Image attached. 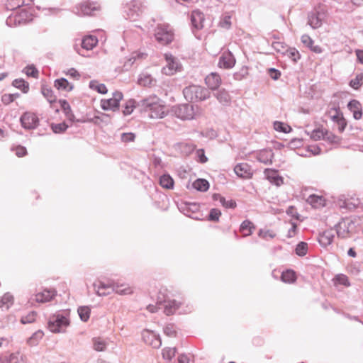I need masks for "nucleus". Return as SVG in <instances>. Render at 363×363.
<instances>
[{"mask_svg":"<svg viewBox=\"0 0 363 363\" xmlns=\"http://www.w3.org/2000/svg\"><path fill=\"white\" fill-rule=\"evenodd\" d=\"M156 303L163 305L164 313L168 316L174 315L179 308H182L179 313L183 314L191 313L194 308L182 292L164 287L157 292Z\"/></svg>","mask_w":363,"mask_h":363,"instance_id":"nucleus-1","label":"nucleus"},{"mask_svg":"<svg viewBox=\"0 0 363 363\" xmlns=\"http://www.w3.org/2000/svg\"><path fill=\"white\" fill-rule=\"evenodd\" d=\"M156 303L163 305L164 313L168 316L174 315L179 308H182L179 313L183 314L191 313L194 308L182 292L164 287L157 292Z\"/></svg>","mask_w":363,"mask_h":363,"instance_id":"nucleus-2","label":"nucleus"},{"mask_svg":"<svg viewBox=\"0 0 363 363\" xmlns=\"http://www.w3.org/2000/svg\"><path fill=\"white\" fill-rule=\"evenodd\" d=\"M138 106L142 112L147 114L150 118L159 119L164 118L168 109L164 102L157 96H150L138 102Z\"/></svg>","mask_w":363,"mask_h":363,"instance_id":"nucleus-3","label":"nucleus"},{"mask_svg":"<svg viewBox=\"0 0 363 363\" xmlns=\"http://www.w3.org/2000/svg\"><path fill=\"white\" fill-rule=\"evenodd\" d=\"M69 317V311H60L51 315L48 321V329L52 333H63L70 324Z\"/></svg>","mask_w":363,"mask_h":363,"instance_id":"nucleus-4","label":"nucleus"},{"mask_svg":"<svg viewBox=\"0 0 363 363\" xmlns=\"http://www.w3.org/2000/svg\"><path fill=\"white\" fill-rule=\"evenodd\" d=\"M185 99L190 101H203L208 99L211 94L206 88L199 85H190L183 90Z\"/></svg>","mask_w":363,"mask_h":363,"instance_id":"nucleus-5","label":"nucleus"},{"mask_svg":"<svg viewBox=\"0 0 363 363\" xmlns=\"http://www.w3.org/2000/svg\"><path fill=\"white\" fill-rule=\"evenodd\" d=\"M176 116L182 120H191L201 114V110L198 106L184 104L175 108Z\"/></svg>","mask_w":363,"mask_h":363,"instance_id":"nucleus-6","label":"nucleus"},{"mask_svg":"<svg viewBox=\"0 0 363 363\" xmlns=\"http://www.w3.org/2000/svg\"><path fill=\"white\" fill-rule=\"evenodd\" d=\"M174 32L168 25H160L155 28V40L161 45H168L174 40Z\"/></svg>","mask_w":363,"mask_h":363,"instance_id":"nucleus-7","label":"nucleus"},{"mask_svg":"<svg viewBox=\"0 0 363 363\" xmlns=\"http://www.w3.org/2000/svg\"><path fill=\"white\" fill-rule=\"evenodd\" d=\"M341 229L342 228H326L323 231L319 232L317 240L320 245L323 248H326L328 246L330 245L333 242L335 233H337V236L341 235Z\"/></svg>","mask_w":363,"mask_h":363,"instance_id":"nucleus-8","label":"nucleus"},{"mask_svg":"<svg viewBox=\"0 0 363 363\" xmlns=\"http://www.w3.org/2000/svg\"><path fill=\"white\" fill-rule=\"evenodd\" d=\"M164 59L166 60V65L162 69L163 74L171 76L181 71L182 65L177 57H174L172 54L165 53Z\"/></svg>","mask_w":363,"mask_h":363,"instance_id":"nucleus-9","label":"nucleus"},{"mask_svg":"<svg viewBox=\"0 0 363 363\" xmlns=\"http://www.w3.org/2000/svg\"><path fill=\"white\" fill-rule=\"evenodd\" d=\"M145 6L139 0H132L126 4L125 12L127 17L130 20H135L145 10Z\"/></svg>","mask_w":363,"mask_h":363,"instance_id":"nucleus-10","label":"nucleus"},{"mask_svg":"<svg viewBox=\"0 0 363 363\" xmlns=\"http://www.w3.org/2000/svg\"><path fill=\"white\" fill-rule=\"evenodd\" d=\"M123 97V96L121 92L115 91L111 98L101 100V107L104 111H118Z\"/></svg>","mask_w":363,"mask_h":363,"instance_id":"nucleus-11","label":"nucleus"},{"mask_svg":"<svg viewBox=\"0 0 363 363\" xmlns=\"http://www.w3.org/2000/svg\"><path fill=\"white\" fill-rule=\"evenodd\" d=\"M30 20L28 12L21 11L18 13L9 16L6 21V23L9 27H14L26 23Z\"/></svg>","mask_w":363,"mask_h":363,"instance_id":"nucleus-12","label":"nucleus"},{"mask_svg":"<svg viewBox=\"0 0 363 363\" xmlns=\"http://www.w3.org/2000/svg\"><path fill=\"white\" fill-rule=\"evenodd\" d=\"M100 6L96 2L84 1L79 4L77 7L76 13L79 16L91 15L96 11L99 10Z\"/></svg>","mask_w":363,"mask_h":363,"instance_id":"nucleus-13","label":"nucleus"},{"mask_svg":"<svg viewBox=\"0 0 363 363\" xmlns=\"http://www.w3.org/2000/svg\"><path fill=\"white\" fill-rule=\"evenodd\" d=\"M328 115L330 119L337 123L338 125V130L342 133L344 131L347 123L343 117L342 113L340 111L339 108H331L328 111Z\"/></svg>","mask_w":363,"mask_h":363,"instance_id":"nucleus-14","label":"nucleus"},{"mask_svg":"<svg viewBox=\"0 0 363 363\" xmlns=\"http://www.w3.org/2000/svg\"><path fill=\"white\" fill-rule=\"evenodd\" d=\"M21 122L23 128L33 129L38 125V118L35 113L27 112L21 117Z\"/></svg>","mask_w":363,"mask_h":363,"instance_id":"nucleus-15","label":"nucleus"},{"mask_svg":"<svg viewBox=\"0 0 363 363\" xmlns=\"http://www.w3.org/2000/svg\"><path fill=\"white\" fill-rule=\"evenodd\" d=\"M324 18V12L312 11L308 16V24L313 29L318 28L321 26Z\"/></svg>","mask_w":363,"mask_h":363,"instance_id":"nucleus-16","label":"nucleus"},{"mask_svg":"<svg viewBox=\"0 0 363 363\" xmlns=\"http://www.w3.org/2000/svg\"><path fill=\"white\" fill-rule=\"evenodd\" d=\"M57 295L54 288H46L35 295V300L38 303H45L52 301Z\"/></svg>","mask_w":363,"mask_h":363,"instance_id":"nucleus-17","label":"nucleus"},{"mask_svg":"<svg viewBox=\"0 0 363 363\" xmlns=\"http://www.w3.org/2000/svg\"><path fill=\"white\" fill-rule=\"evenodd\" d=\"M235 59L233 54L229 51L224 52L220 56L218 62L219 67L224 69H230L235 65Z\"/></svg>","mask_w":363,"mask_h":363,"instance_id":"nucleus-18","label":"nucleus"},{"mask_svg":"<svg viewBox=\"0 0 363 363\" xmlns=\"http://www.w3.org/2000/svg\"><path fill=\"white\" fill-rule=\"evenodd\" d=\"M234 172L239 177L243 179H249L252 175L251 168L247 163L238 164L234 167Z\"/></svg>","mask_w":363,"mask_h":363,"instance_id":"nucleus-19","label":"nucleus"},{"mask_svg":"<svg viewBox=\"0 0 363 363\" xmlns=\"http://www.w3.org/2000/svg\"><path fill=\"white\" fill-rule=\"evenodd\" d=\"M205 82L210 89L216 90L221 84V78L217 73L212 72L206 76Z\"/></svg>","mask_w":363,"mask_h":363,"instance_id":"nucleus-20","label":"nucleus"},{"mask_svg":"<svg viewBox=\"0 0 363 363\" xmlns=\"http://www.w3.org/2000/svg\"><path fill=\"white\" fill-rule=\"evenodd\" d=\"M1 363H23V357L19 352L6 353L0 355Z\"/></svg>","mask_w":363,"mask_h":363,"instance_id":"nucleus-21","label":"nucleus"},{"mask_svg":"<svg viewBox=\"0 0 363 363\" xmlns=\"http://www.w3.org/2000/svg\"><path fill=\"white\" fill-rule=\"evenodd\" d=\"M191 21L194 28L201 29L203 27L204 15L200 11H194L191 15Z\"/></svg>","mask_w":363,"mask_h":363,"instance_id":"nucleus-22","label":"nucleus"},{"mask_svg":"<svg viewBox=\"0 0 363 363\" xmlns=\"http://www.w3.org/2000/svg\"><path fill=\"white\" fill-rule=\"evenodd\" d=\"M156 79L147 72H142L138 78V84L143 86H152L156 84Z\"/></svg>","mask_w":363,"mask_h":363,"instance_id":"nucleus-23","label":"nucleus"},{"mask_svg":"<svg viewBox=\"0 0 363 363\" xmlns=\"http://www.w3.org/2000/svg\"><path fill=\"white\" fill-rule=\"evenodd\" d=\"M266 178L272 184L280 186L283 184V178L279 174L277 171L274 169H266L264 172Z\"/></svg>","mask_w":363,"mask_h":363,"instance_id":"nucleus-24","label":"nucleus"},{"mask_svg":"<svg viewBox=\"0 0 363 363\" xmlns=\"http://www.w3.org/2000/svg\"><path fill=\"white\" fill-rule=\"evenodd\" d=\"M93 286L99 296H106L110 294L111 291L113 290L108 284L101 281H99L98 283H94Z\"/></svg>","mask_w":363,"mask_h":363,"instance_id":"nucleus-25","label":"nucleus"},{"mask_svg":"<svg viewBox=\"0 0 363 363\" xmlns=\"http://www.w3.org/2000/svg\"><path fill=\"white\" fill-rule=\"evenodd\" d=\"M227 230L233 229L232 233L235 239L240 240L242 238L250 236L257 228H225Z\"/></svg>","mask_w":363,"mask_h":363,"instance_id":"nucleus-26","label":"nucleus"},{"mask_svg":"<svg viewBox=\"0 0 363 363\" xmlns=\"http://www.w3.org/2000/svg\"><path fill=\"white\" fill-rule=\"evenodd\" d=\"M281 280L284 283L294 284L297 280L296 272L292 269H286L281 272Z\"/></svg>","mask_w":363,"mask_h":363,"instance_id":"nucleus-27","label":"nucleus"},{"mask_svg":"<svg viewBox=\"0 0 363 363\" xmlns=\"http://www.w3.org/2000/svg\"><path fill=\"white\" fill-rule=\"evenodd\" d=\"M347 107L352 112L355 119L359 120L362 116V106L357 100H352L348 103Z\"/></svg>","mask_w":363,"mask_h":363,"instance_id":"nucleus-28","label":"nucleus"},{"mask_svg":"<svg viewBox=\"0 0 363 363\" xmlns=\"http://www.w3.org/2000/svg\"><path fill=\"white\" fill-rule=\"evenodd\" d=\"M306 201L314 208H320L325 206V200L321 196L312 194L308 196Z\"/></svg>","mask_w":363,"mask_h":363,"instance_id":"nucleus-29","label":"nucleus"},{"mask_svg":"<svg viewBox=\"0 0 363 363\" xmlns=\"http://www.w3.org/2000/svg\"><path fill=\"white\" fill-rule=\"evenodd\" d=\"M257 159L264 164H271L272 162L273 153L271 150H262L257 153Z\"/></svg>","mask_w":363,"mask_h":363,"instance_id":"nucleus-30","label":"nucleus"},{"mask_svg":"<svg viewBox=\"0 0 363 363\" xmlns=\"http://www.w3.org/2000/svg\"><path fill=\"white\" fill-rule=\"evenodd\" d=\"M98 44V39L94 35L85 36L82 41V48L86 50H91Z\"/></svg>","mask_w":363,"mask_h":363,"instance_id":"nucleus-31","label":"nucleus"},{"mask_svg":"<svg viewBox=\"0 0 363 363\" xmlns=\"http://www.w3.org/2000/svg\"><path fill=\"white\" fill-rule=\"evenodd\" d=\"M91 311V306H80L77 308V313L79 316L81 321L86 323L90 318Z\"/></svg>","mask_w":363,"mask_h":363,"instance_id":"nucleus-32","label":"nucleus"},{"mask_svg":"<svg viewBox=\"0 0 363 363\" xmlns=\"http://www.w3.org/2000/svg\"><path fill=\"white\" fill-rule=\"evenodd\" d=\"M333 284L335 286L338 285L343 286L345 287H349L351 286V283L347 275L344 274H337L333 279Z\"/></svg>","mask_w":363,"mask_h":363,"instance_id":"nucleus-33","label":"nucleus"},{"mask_svg":"<svg viewBox=\"0 0 363 363\" xmlns=\"http://www.w3.org/2000/svg\"><path fill=\"white\" fill-rule=\"evenodd\" d=\"M359 220V218L356 217L345 218L341 221L334 224L333 227H350L352 225L357 226L360 225Z\"/></svg>","mask_w":363,"mask_h":363,"instance_id":"nucleus-34","label":"nucleus"},{"mask_svg":"<svg viewBox=\"0 0 363 363\" xmlns=\"http://www.w3.org/2000/svg\"><path fill=\"white\" fill-rule=\"evenodd\" d=\"M55 86L59 90L69 91L72 90L73 85L71 84L66 79L60 78L55 81Z\"/></svg>","mask_w":363,"mask_h":363,"instance_id":"nucleus-35","label":"nucleus"},{"mask_svg":"<svg viewBox=\"0 0 363 363\" xmlns=\"http://www.w3.org/2000/svg\"><path fill=\"white\" fill-rule=\"evenodd\" d=\"M177 145L181 152L186 155L191 154L196 148L195 145L189 142L179 143Z\"/></svg>","mask_w":363,"mask_h":363,"instance_id":"nucleus-36","label":"nucleus"},{"mask_svg":"<svg viewBox=\"0 0 363 363\" xmlns=\"http://www.w3.org/2000/svg\"><path fill=\"white\" fill-rule=\"evenodd\" d=\"M308 243L304 241H300L295 247L294 252L298 257H304L308 253Z\"/></svg>","mask_w":363,"mask_h":363,"instance_id":"nucleus-37","label":"nucleus"},{"mask_svg":"<svg viewBox=\"0 0 363 363\" xmlns=\"http://www.w3.org/2000/svg\"><path fill=\"white\" fill-rule=\"evenodd\" d=\"M13 303V296L10 293L7 292L0 299V308L9 309V307Z\"/></svg>","mask_w":363,"mask_h":363,"instance_id":"nucleus-38","label":"nucleus"},{"mask_svg":"<svg viewBox=\"0 0 363 363\" xmlns=\"http://www.w3.org/2000/svg\"><path fill=\"white\" fill-rule=\"evenodd\" d=\"M44 333L41 330L35 331L32 335L28 338L27 343L30 346H35L38 344L40 340L43 338Z\"/></svg>","mask_w":363,"mask_h":363,"instance_id":"nucleus-39","label":"nucleus"},{"mask_svg":"<svg viewBox=\"0 0 363 363\" xmlns=\"http://www.w3.org/2000/svg\"><path fill=\"white\" fill-rule=\"evenodd\" d=\"M176 347H164L162 350V358L167 362H171L177 353Z\"/></svg>","mask_w":363,"mask_h":363,"instance_id":"nucleus-40","label":"nucleus"},{"mask_svg":"<svg viewBox=\"0 0 363 363\" xmlns=\"http://www.w3.org/2000/svg\"><path fill=\"white\" fill-rule=\"evenodd\" d=\"M193 187L200 191H206L209 188V184L207 180L204 179H198L193 183Z\"/></svg>","mask_w":363,"mask_h":363,"instance_id":"nucleus-41","label":"nucleus"},{"mask_svg":"<svg viewBox=\"0 0 363 363\" xmlns=\"http://www.w3.org/2000/svg\"><path fill=\"white\" fill-rule=\"evenodd\" d=\"M214 96L219 101L220 103L227 104L230 100V97L228 91L225 89H220Z\"/></svg>","mask_w":363,"mask_h":363,"instance_id":"nucleus-42","label":"nucleus"},{"mask_svg":"<svg viewBox=\"0 0 363 363\" xmlns=\"http://www.w3.org/2000/svg\"><path fill=\"white\" fill-rule=\"evenodd\" d=\"M89 88L94 91H96L98 93L103 94H106L108 91V89L105 84H101L96 80H92L89 82Z\"/></svg>","mask_w":363,"mask_h":363,"instance_id":"nucleus-43","label":"nucleus"},{"mask_svg":"<svg viewBox=\"0 0 363 363\" xmlns=\"http://www.w3.org/2000/svg\"><path fill=\"white\" fill-rule=\"evenodd\" d=\"M160 185L165 189H172L174 186L173 179L168 174L162 175L160 179Z\"/></svg>","mask_w":363,"mask_h":363,"instance_id":"nucleus-44","label":"nucleus"},{"mask_svg":"<svg viewBox=\"0 0 363 363\" xmlns=\"http://www.w3.org/2000/svg\"><path fill=\"white\" fill-rule=\"evenodd\" d=\"M163 333L169 337H176L177 336V331L176 330V326L174 323L167 324L163 328Z\"/></svg>","mask_w":363,"mask_h":363,"instance_id":"nucleus-45","label":"nucleus"},{"mask_svg":"<svg viewBox=\"0 0 363 363\" xmlns=\"http://www.w3.org/2000/svg\"><path fill=\"white\" fill-rule=\"evenodd\" d=\"M157 334L152 330L145 329L142 333V338L146 344L150 345Z\"/></svg>","mask_w":363,"mask_h":363,"instance_id":"nucleus-46","label":"nucleus"},{"mask_svg":"<svg viewBox=\"0 0 363 363\" xmlns=\"http://www.w3.org/2000/svg\"><path fill=\"white\" fill-rule=\"evenodd\" d=\"M363 84V73H359L355 78L350 82V86L354 89H358Z\"/></svg>","mask_w":363,"mask_h":363,"instance_id":"nucleus-47","label":"nucleus"},{"mask_svg":"<svg viewBox=\"0 0 363 363\" xmlns=\"http://www.w3.org/2000/svg\"><path fill=\"white\" fill-rule=\"evenodd\" d=\"M136 107V102L133 99L127 101L123 107V113L125 116L130 115L133 113V110Z\"/></svg>","mask_w":363,"mask_h":363,"instance_id":"nucleus-48","label":"nucleus"},{"mask_svg":"<svg viewBox=\"0 0 363 363\" xmlns=\"http://www.w3.org/2000/svg\"><path fill=\"white\" fill-rule=\"evenodd\" d=\"M13 85L15 87L21 89L23 93H27L29 90L28 84L21 79H15L13 82Z\"/></svg>","mask_w":363,"mask_h":363,"instance_id":"nucleus-49","label":"nucleus"},{"mask_svg":"<svg viewBox=\"0 0 363 363\" xmlns=\"http://www.w3.org/2000/svg\"><path fill=\"white\" fill-rule=\"evenodd\" d=\"M273 49L282 55H285L287 51L288 46L283 42L275 41L272 45Z\"/></svg>","mask_w":363,"mask_h":363,"instance_id":"nucleus-50","label":"nucleus"},{"mask_svg":"<svg viewBox=\"0 0 363 363\" xmlns=\"http://www.w3.org/2000/svg\"><path fill=\"white\" fill-rule=\"evenodd\" d=\"M231 16L229 14L223 15L219 22V26L224 29H229L231 26Z\"/></svg>","mask_w":363,"mask_h":363,"instance_id":"nucleus-51","label":"nucleus"},{"mask_svg":"<svg viewBox=\"0 0 363 363\" xmlns=\"http://www.w3.org/2000/svg\"><path fill=\"white\" fill-rule=\"evenodd\" d=\"M36 315L37 313L35 311H32L28 315L21 317V323L22 324L32 323L35 322Z\"/></svg>","mask_w":363,"mask_h":363,"instance_id":"nucleus-52","label":"nucleus"},{"mask_svg":"<svg viewBox=\"0 0 363 363\" xmlns=\"http://www.w3.org/2000/svg\"><path fill=\"white\" fill-rule=\"evenodd\" d=\"M285 55L294 62H296L300 59V54L294 48H288Z\"/></svg>","mask_w":363,"mask_h":363,"instance_id":"nucleus-53","label":"nucleus"},{"mask_svg":"<svg viewBox=\"0 0 363 363\" xmlns=\"http://www.w3.org/2000/svg\"><path fill=\"white\" fill-rule=\"evenodd\" d=\"M275 235V233L269 229L264 230L263 228H259L258 232V236L263 238L265 240L273 238Z\"/></svg>","mask_w":363,"mask_h":363,"instance_id":"nucleus-54","label":"nucleus"},{"mask_svg":"<svg viewBox=\"0 0 363 363\" xmlns=\"http://www.w3.org/2000/svg\"><path fill=\"white\" fill-rule=\"evenodd\" d=\"M213 197L214 199H217V198H218L220 203L226 208H233L236 206L235 202L233 200L226 201L225 198L220 196V195H214Z\"/></svg>","mask_w":363,"mask_h":363,"instance_id":"nucleus-55","label":"nucleus"},{"mask_svg":"<svg viewBox=\"0 0 363 363\" xmlns=\"http://www.w3.org/2000/svg\"><path fill=\"white\" fill-rule=\"evenodd\" d=\"M274 128L277 131L289 133L291 130V127L284 123L276 121L274 123Z\"/></svg>","mask_w":363,"mask_h":363,"instance_id":"nucleus-56","label":"nucleus"},{"mask_svg":"<svg viewBox=\"0 0 363 363\" xmlns=\"http://www.w3.org/2000/svg\"><path fill=\"white\" fill-rule=\"evenodd\" d=\"M42 94L50 104L55 101V96L53 94V92L50 89L46 87L42 88Z\"/></svg>","mask_w":363,"mask_h":363,"instance_id":"nucleus-57","label":"nucleus"},{"mask_svg":"<svg viewBox=\"0 0 363 363\" xmlns=\"http://www.w3.org/2000/svg\"><path fill=\"white\" fill-rule=\"evenodd\" d=\"M94 342V350L97 352H102L106 349V344L104 341L97 338L93 339Z\"/></svg>","mask_w":363,"mask_h":363,"instance_id":"nucleus-58","label":"nucleus"},{"mask_svg":"<svg viewBox=\"0 0 363 363\" xmlns=\"http://www.w3.org/2000/svg\"><path fill=\"white\" fill-rule=\"evenodd\" d=\"M324 140L331 143H338L340 141V138L330 132L325 131Z\"/></svg>","mask_w":363,"mask_h":363,"instance_id":"nucleus-59","label":"nucleus"},{"mask_svg":"<svg viewBox=\"0 0 363 363\" xmlns=\"http://www.w3.org/2000/svg\"><path fill=\"white\" fill-rule=\"evenodd\" d=\"M347 271L353 275H358L360 273L359 264L356 262L349 265L347 267Z\"/></svg>","mask_w":363,"mask_h":363,"instance_id":"nucleus-60","label":"nucleus"},{"mask_svg":"<svg viewBox=\"0 0 363 363\" xmlns=\"http://www.w3.org/2000/svg\"><path fill=\"white\" fill-rule=\"evenodd\" d=\"M25 73L26 75L33 77L35 78L38 77V71L33 66H28L25 68Z\"/></svg>","mask_w":363,"mask_h":363,"instance_id":"nucleus-61","label":"nucleus"},{"mask_svg":"<svg viewBox=\"0 0 363 363\" xmlns=\"http://www.w3.org/2000/svg\"><path fill=\"white\" fill-rule=\"evenodd\" d=\"M67 128V125L64 123L54 124L52 125V129L53 132L55 133H60L65 131Z\"/></svg>","mask_w":363,"mask_h":363,"instance_id":"nucleus-62","label":"nucleus"},{"mask_svg":"<svg viewBox=\"0 0 363 363\" xmlns=\"http://www.w3.org/2000/svg\"><path fill=\"white\" fill-rule=\"evenodd\" d=\"M325 137V132L323 130H314L311 133V138L315 140L323 139Z\"/></svg>","mask_w":363,"mask_h":363,"instance_id":"nucleus-63","label":"nucleus"},{"mask_svg":"<svg viewBox=\"0 0 363 363\" xmlns=\"http://www.w3.org/2000/svg\"><path fill=\"white\" fill-rule=\"evenodd\" d=\"M221 215L220 211L218 209L213 208L211 210L208 218L211 220H218L220 216Z\"/></svg>","mask_w":363,"mask_h":363,"instance_id":"nucleus-64","label":"nucleus"}]
</instances>
